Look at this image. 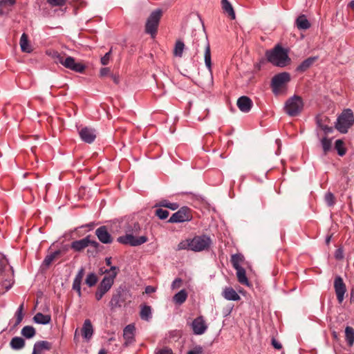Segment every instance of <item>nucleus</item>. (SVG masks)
Returning <instances> with one entry per match:
<instances>
[{"instance_id":"obj_12","label":"nucleus","mask_w":354,"mask_h":354,"mask_svg":"<svg viewBox=\"0 0 354 354\" xmlns=\"http://www.w3.org/2000/svg\"><path fill=\"white\" fill-rule=\"evenodd\" d=\"M60 64L66 68L77 73H83L85 69V66L82 63L76 62L75 59L71 56L64 57Z\"/></svg>"},{"instance_id":"obj_3","label":"nucleus","mask_w":354,"mask_h":354,"mask_svg":"<svg viewBox=\"0 0 354 354\" xmlns=\"http://www.w3.org/2000/svg\"><path fill=\"white\" fill-rule=\"evenodd\" d=\"M290 81V75L287 72L274 75L271 82V88L274 94L277 96L286 95Z\"/></svg>"},{"instance_id":"obj_38","label":"nucleus","mask_w":354,"mask_h":354,"mask_svg":"<svg viewBox=\"0 0 354 354\" xmlns=\"http://www.w3.org/2000/svg\"><path fill=\"white\" fill-rule=\"evenodd\" d=\"M191 250V239H187L180 241L176 248V250Z\"/></svg>"},{"instance_id":"obj_24","label":"nucleus","mask_w":354,"mask_h":354,"mask_svg":"<svg viewBox=\"0 0 354 354\" xmlns=\"http://www.w3.org/2000/svg\"><path fill=\"white\" fill-rule=\"evenodd\" d=\"M295 23L299 30H307L310 27V24L304 15H299Z\"/></svg>"},{"instance_id":"obj_52","label":"nucleus","mask_w":354,"mask_h":354,"mask_svg":"<svg viewBox=\"0 0 354 354\" xmlns=\"http://www.w3.org/2000/svg\"><path fill=\"white\" fill-rule=\"evenodd\" d=\"M111 51L106 53L104 57L101 58V63L102 65H107L110 59Z\"/></svg>"},{"instance_id":"obj_8","label":"nucleus","mask_w":354,"mask_h":354,"mask_svg":"<svg viewBox=\"0 0 354 354\" xmlns=\"http://www.w3.org/2000/svg\"><path fill=\"white\" fill-rule=\"evenodd\" d=\"M212 243V240L207 235L196 236L191 239V250L201 252L207 250Z\"/></svg>"},{"instance_id":"obj_13","label":"nucleus","mask_w":354,"mask_h":354,"mask_svg":"<svg viewBox=\"0 0 354 354\" xmlns=\"http://www.w3.org/2000/svg\"><path fill=\"white\" fill-rule=\"evenodd\" d=\"M334 288L339 304H342L344 299L346 291V285L340 276L335 277L334 281Z\"/></svg>"},{"instance_id":"obj_33","label":"nucleus","mask_w":354,"mask_h":354,"mask_svg":"<svg viewBox=\"0 0 354 354\" xmlns=\"http://www.w3.org/2000/svg\"><path fill=\"white\" fill-rule=\"evenodd\" d=\"M21 333L24 337L30 339L35 335L36 331L32 326H26L21 329Z\"/></svg>"},{"instance_id":"obj_58","label":"nucleus","mask_w":354,"mask_h":354,"mask_svg":"<svg viewBox=\"0 0 354 354\" xmlns=\"http://www.w3.org/2000/svg\"><path fill=\"white\" fill-rule=\"evenodd\" d=\"M89 245H91V246H93V248H96V249H97V248L100 246V244H99V243H97V241H93V240H91V239H90Z\"/></svg>"},{"instance_id":"obj_63","label":"nucleus","mask_w":354,"mask_h":354,"mask_svg":"<svg viewBox=\"0 0 354 354\" xmlns=\"http://www.w3.org/2000/svg\"><path fill=\"white\" fill-rule=\"evenodd\" d=\"M351 9H352L353 10H354V0H352L349 3H348V6Z\"/></svg>"},{"instance_id":"obj_32","label":"nucleus","mask_w":354,"mask_h":354,"mask_svg":"<svg viewBox=\"0 0 354 354\" xmlns=\"http://www.w3.org/2000/svg\"><path fill=\"white\" fill-rule=\"evenodd\" d=\"M236 270V275L238 281L243 285H248V280L245 274V270L243 268L235 269Z\"/></svg>"},{"instance_id":"obj_7","label":"nucleus","mask_w":354,"mask_h":354,"mask_svg":"<svg viewBox=\"0 0 354 354\" xmlns=\"http://www.w3.org/2000/svg\"><path fill=\"white\" fill-rule=\"evenodd\" d=\"M162 16V10L157 9L153 11L148 17L145 24V32L149 34L151 37L156 35L159 21Z\"/></svg>"},{"instance_id":"obj_41","label":"nucleus","mask_w":354,"mask_h":354,"mask_svg":"<svg viewBox=\"0 0 354 354\" xmlns=\"http://www.w3.org/2000/svg\"><path fill=\"white\" fill-rule=\"evenodd\" d=\"M321 143L324 153H327L331 149V140L327 138H324L322 139Z\"/></svg>"},{"instance_id":"obj_60","label":"nucleus","mask_w":354,"mask_h":354,"mask_svg":"<svg viewBox=\"0 0 354 354\" xmlns=\"http://www.w3.org/2000/svg\"><path fill=\"white\" fill-rule=\"evenodd\" d=\"M145 292H146V293L153 292H155V288L153 287H152V286H147L145 288Z\"/></svg>"},{"instance_id":"obj_26","label":"nucleus","mask_w":354,"mask_h":354,"mask_svg":"<svg viewBox=\"0 0 354 354\" xmlns=\"http://www.w3.org/2000/svg\"><path fill=\"white\" fill-rule=\"evenodd\" d=\"M223 11L232 19H235V12L232 4L227 0L221 1Z\"/></svg>"},{"instance_id":"obj_23","label":"nucleus","mask_w":354,"mask_h":354,"mask_svg":"<svg viewBox=\"0 0 354 354\" xmlns=\"http://www.w3.org/2000/svg\"><path fill=\"white\" fill-rule=\"evenodd\" d=\"M51 344L47 341L37 342L33 348L32 354H38L43 350H50Z\"/></svg>"},{"instance_id":"obj_20","label":"nucleus","mask_w":354,"mask_h":354,"mask_svg":"<svg viewBox=\"0 0 354 354\" xmlns=\"http://www.w3.org/2000/svg\"><path fill=\"white\" fill-rule=\"evenodd\" d=\"M93 328L89 319H86L82 328V335L86 339H90L93 336Z\"/></svg>"},{"instance_id":"obj_42","label":"nucleus","mask_w":354,"mask_h":354,"mask_svg":"<svg viewBox=\"0 0 354 354\" xmlns=\"http://www.w3.org/2000/svg\"><path fill=\"white\" fill-rule=\"evenodd\" d=\"M97 277L95 274L91 273L87 275L86 279V283L89 287L93 286L97 283Z\"/></svg>"},{"instance_id":"obj_9","label":"nucleus","mask_w":354,"mask_h":354,"mask_svg":"<svg viewBox=\"0 0 354 354\" xmlns=\"http://www.w3.org/2000/svg\"><path fill=\"white\" fill-rule=\"evenodd\" d=\"M119 270V268L116 266H111L109 270L106 269L103 272L105 275L100 282L99 286L109 291L112 287Z\"/></svg>"},{"instance_id":"obj_25","label":"nucleus","mask_w":354,"mask_h":354,"mask_svg":"<svg viewBox=\"0 0 354 354\" xmlns=\"http://www.w3.org/2000/svg\"><path fill=\"white\" fill-rule=\"evenodd\" d=\"M316 57H308L303 61L297 68V71L304 72L309 68L316 61Z\"/></svg>"},{"instance_id":"obj_46","label":"nucleus","mask_w":354,"mask_h":354,"mask_svg":"<svg viewBox=\"0 0 354 354\" xmlns=\"http://www.w3.org/2000/svg\"><path fill=\"white\" fill-rule=\"evenodd\" d=\"M325 201L328 206H333L335 203L334 195L331 192H328L325 195Z\"/></svg>"},{"instance_id":"obj_6","label":"nucleus","mask_w":354,"mask_h":354,"mask_svg":"<svg viewBox=\"0 0 354 354\" xmlns=\"http://www.w3.org/2000/svg\"><path fill=\"white\" fill-rule=\"evenodd\" d=\"M353 123L354 116L353 111L351 109H347L344 110L337 118L335 127L339 132L346 133Z\"/></svg>"},{"instance_id":"obj_34","label":"nucleus","mask_w":354,"mask_h":354,"mask_svg":"<svg viewBox=\"0 0 354 354\" xmlns=\"http://www.w3.org/2000/svg\"><path fill=\"white\" fill-rule=\"evenodd\" d=\"M140 316L142 319L149 321L151 318V308L149 306H143L141 308Z\"/></svg>"},{"instance_id":"obj_37","label":"nucleus","mask_w":354,"mask_h":354,"mask_svg":"<svg viewBox=\"0 0 354 354\" xmlns=\"http://www.w3.org/2000/svg\"><path fill=\"white\" fill-rule=\"evenodd\" d=\"M156 206L167 207L172 210H176L179 207L178 204L176 203H170L167 200L161 201L158 204L156 205Z\"/></svg>"},{"instance_id":"obj_18","label":"nucleus","mask_w":354,"mask_h":354,"mask_svg":"<svg viewBox=\"0 0 354 354\" xmlns=\"http://www.w3.org/2000/svg\"><path fill=\"white\" fill-rule=\"evenodd\" d=\"M135 326L133 324L127 325L123 330V337L125 339L124 344L128 346L134 341Z\"/></svg>"},{"instance_id":"obj_49","label":"nucleus","mask_w":354,"mask_h":354,"mask_svg":"<svg viewBox=\"0 0 354 354\" xmlns=\"http://www.w3.org/2000/svg\"><path fill=\"white\" fill-rule=\"evenodd\" d=\"M66 0H47V2L52 6H64Z\"/></svg>"},{"instance_id":"obj_64","label":"nucleus","mask_w":354,"mask_h":354,"mask_svg":"<svg viewBox=\"0 0 354 354\" xmlns=\"http://www.w3.org/2000/svg\"><path fill=\"white\" fill-rule=\"evenodd\" d=\"M354 300V290H352L351 292V301Z\"/></svg>"},{"instance_id":"obj_51","label":"nucleus","mask_w":354,"mask_h":354,"mask_svg":"<svg viewBox=\"0 0 354 354\" xmlns=\"http://www.w3.org/2000/svg\"><path fill=\"white\" fill-rule=\"evenodd\" d=\"M203 351V349L202 346H196L192 350L189 351L187 354H202Z\"/></svg>"},{"instance_id":"obj_45","label":"nucleus","mask_w":354,"mask_h":354,"mask_svg":"<svg viewBox=\"0 0 354 354\" xmlns=\"http://www.w3.org/2000/svg\"><path fill=\"white\" fill-rule=\"evenodd\" d=\"M156 215L160 219H165L169 216V212L167 210L159 208L156 210Z\"/></svg>"},{"instance_id":"obj_36","label":"nucleus","mask_w":354,"mask_h":354,"mask_svg":"<svg viewBox=\"0 0 354 354\" xmlns=\"http://www.w3.org/2000/svg\"><path fill=\"white\" fill-rule=\"evenodd\" d=\"M60 250H57L50 254L47 255L44 260L43 264L46 266H49L51 263L60 254Z\"/></svg>"},{"instance_id":"obj_1","label":"nucleus","mask_w":354,"mask_h":354,"mask_svg":"<svg viewBox=\"0 0 354 354\" xmlns=\"http://www.w3.org/2000/svg\"><path fill=\"white\" fill-rule=\"evenodd\" d=\"M140 231V226L138 223L134 222L127 224L124 227L125 235L119 236L117 241L121 244L130 245L131 246H138L147 241V237L141 236L137 237Z\"/></svg>"},{"instance_id":"obj_4","label":"nucleus","mask_w":354,"mask_h":354,"mask_svg":"<svg viewBox=\"0 0 354 354\" xmlns=\"http://www.w3.org/2000/svg\"><path fill=\"white\" fill-rule=\"evenodd\" d=\"M304 107L302 97L294 95L286 100L283 106L284 112L290 117H295L301 114Z\"/></svg>"},{"instance_id":"obj_27","label":"nucleus","mask_w":354,"mask_h":354,"mask_svg":"<svg viewBox=\"0 0 354 354\" xmlns=\"http://www.w3.org/2000/svg\"><path fill=\"white\" fill-rule=\"evenodd\" d=\"M10 345L14 350H20L25 346V341L22 337H15L11 339Z\"/></svg>"},{"instance_id":"obj_5","label":"nucleus","mask_w":354,"mask_h":354,"mask_svg":"<svg viewBox=\"0 0 354 354\" xmlns=\"http://www.w3.org/2000/svg\"><path fill=\"white\" fill-rule=\"evenodd\" d=\"M267 61L274 66L285 67L290 64V59L287 52L281 46H277L269 53L267 52Z\"/></svg>"},{"instance_id":"obj_35","label":"nucleus","mask_w":354,"mask_h":354,"mask_svg":"<svg viewBox=\"0 0 354 354\" xmlns=\"http://www.w3.org/2000/svg\"><path fill=\"white\" fill-rule=\"evenodd\" d=\"M187 297V294L185 290H182L174 296V301L178 304L184 303Z\"/></svg>"},{"instance_id":"obj_17","label":"nucleus","mask_w":354,"mask_h":354,"mask_svg":"<svg viewBox=\"0 0 354 354\" xmlns=\"http://www.w3.org/2000/svg\"><path fill=\"white\" fill-rule=\"evenodd\" d=\"M236 105L241 111L248 113L252 108V102L248 97L241 96L237 100Z\"/></svg>"},{"instance_id":"obj_31","label":"nucleus","mask_w":354,"mask_h":354,"mask_svg":"<svg viewBox=\"0 0 354 354\" xmlns=\"http://www.w3.org/2000/svg\"><path fill=\"white\" fill-rule=\"evenodd\" d=\"M244 257L241 254H233L231 257V263L234 269L242 268L241 263L243 261Z\"/></svg>"},{"instance_id":"obj_30","label":"nucleus","mask_w":354,"mask_h":354,"mask_svg":"<svg viewBox=\"0 0 354 354\" xmlns=\"http://www.w3.org/2000/svg\"><path fill=\"white\" fill-rule=\"evenodd\" d=\"M346 340L348 346H353L354 343V329L351 326H346L345 328Z\"/></svg>"},{"instance_id":"obj_59","label":"nucleus","mask_w":354,"mask_h":354,"mask_svg":"<svg viewBox=\"0 0 354 354\" xmlns=\"http://www.w3.org/2000/svg\"><path fill=\"white\" fill-rule=\"evenodd\" d=\"M12 284V282H10V281H6V282L3 284V286H5V288H6V290L7 291V290H8L11 288Z\"/></svg>"},{"instance_id":"obj_2","label":"nucleus","mask_w":354,"mask_h":354,"mask_svg":"<svg viewBox=\"0 0 354 354\" xmlns=\"http://www.w3.org/2000/svg\"><path fill=\"white\" fill-rule=\"evenodd\" d=\"M202 47L205 49L204 59L205 64L209 73L212 77V61H211V52L210 46L207 36L202 33L200 35L194 38L193 41V49L195 51V54H197L199 51V48Z\"/></svg>"},{"instance_id":"obj_43","label":"nucleus","mask_w":354,"mask_h":354,"mask_svg":"<svg viewBox=\"0 0 354 354\" xmlns=\"http://www.w3.org/2000/svg\"><path fill=\"white\" fill-rule=\"evenodd\" d=\"M322 118L317 120L318 126L320 127L322 130H323L325 132V133H331L333 131V127H328L327 124H324L322 122Z\"/></svg>"},{"instance_id":"obj_56","label":"nucleus","mask_w":354,"mask_h":354,"mask_svg":"<svg viewBox=\"0 0 354 354\" xmlns=\"http://www.w3.org/2000/svg\"><path fill=\"white\" fill-rule=\"evenodd\" d=\"M180 283H181V279H175L172 282V284H171L172 289H175V288H179L180 286Z\"/></svg>"},{"instance_id":"obj_16","label":"nucleus","mask_w":354,"mask_h":354,"mask_svg":"<svg viewBox=\"0 0 354 354\" xmlns=\"http://www.w3.org/2000/svg\"><path fill=\"white\" fill-rule=\"evenodd\" d=\"M81 139L87 143H91L96 138L95 130L88 127L82 128L79 131Z\"/></svg>"},{"instance_id":"obj_15","label":"nucleus","mask_w":354,"mask_h":354,"mask_svg":"<svg viewBox=\"0 0 354 354\" xmlns=\"http://www.w3.org/2000/svg\"><path fill=\"white\" fill-rule=\"evenodd\" d=\"M95 235L99 241L104 244H109L113 242V238L108 231L106 226H101L95 230Z\"/></svg>"},{"instance_id":"obj_57","label":"nucleus","mask_w":354,"mask_h":354,"mask_svg":"<svg viewBox=\"0 0 354 354\" xmlns=\"http://www.w3.org/2000/svg\"><path fill=\"white\" fill-rule=\"evenodd\" d=\"M110 72V70L109 68H102L101 70H100V75L102 77H104L106 75H107Z\"/></svg>"},{"instance_id":"obj_54","label":"nucleus","mask_w":354,"mask_h":354,"mask_svg":"<svg viewBox=\"0 0 354 354\" xmlns=\"http://www.w3.org/2000/svg\"><path fill=\"white\" fill-rule=\"evenodd\" d=\"M84 269L82 268L77 273V274L76 275L75 278L74 280H76V281H81L82 282V278L84 277Z\"/></svg>"},{"instance_id":"obj_28","label":"nucleus","mask_w":354,"mask_h":354,"mask_svg":"<svg viewBox=\"0 0 354 354\" xmlns=\"http://www.w3.org/2000/svg\"><path fill=\"white\" fill-rule=\"evenodd\" d=\"M21 49L23 52L30 53L32 51L31 46L29 44L28 36L26 34L23 33L19 41Z\"/></svg>"},{"instance_id":"obj_11","label":"nucleus","mask_w":354,"mask_h":354,"mask_svg":"<svg viewBox=\"0 0 354 354\" xmlns=\"http://www.w3.org/2000/svg\"><path fill=\"white\" fill-rule=\"evenodd\" d=\"M125 290L122 287H119L113 293L111 299L109 302V306L112 309L120 308L122 304L125 301Z\"/></svg>"},{"instance_id":"obj_22","label":"nucleus","mask_w":354,"mask_h":354,"mask_svg":"<svg viewBox=\"0 0 354 354\" xmlns=\"http://www.w3.org/2000/svg\"><path fill=\"white\" fill-rule=\"evenodd\" d=\"M15 3V0H0V15H7Z\"/></svg>"},{"instance_id":"obj_39","label":"nucleus","mask_w":354,"mask_h":354,"mask_svg":"<svg viewBox=\"0 0 354 354\" xmlns=\"http://www.w3.org/2000/svg\"><path fill=\"white\" fill-rule=\"evenodd\" d=\"M184 47L185 45L183 42L180 41H177L174 51V55L176 57H181L183 55Z\"/></svg>"},{"instance_id":"obj_61","label":"nucleus","mask_w":354,"mask_h":354,"mask_svg":"<svg viewBox=\"0 0 354 354\" xmlns=\"http://www.w3.org/2000/svg\"><path fill=\"white\" fill-rule=\"evenodd\" d=\"M6 265V261L5 260H1L0 261V273H1L4 269Z\"/></svg>"},{"instance_id":"obj_44","label":"nucleus","mask_w":354,"mask_h":354,"mask_svg":"<svg viewBox=\"0 0 354 354\" xmlns=\"http://www.w3.org/2000/svg\"><path fill=\"white\" fill-rule=\"evenodd\" d=\"M48 54L55 59V62L57 63H61L62 59H64V56L59 54L57 51H50Z\"/></svg>"},{"instance_id":"obj_29","label":"nucleus","mask_w":354,"mask_h":354,"mask_svg":"<svg viewBox=\"0 0 354 354\" xmlns=\"http://www.w3.org/2000/svg\"><path fill=\"white\" fill-rule=\"evenodd\" d=\"M33 319L37 324H47L50 322L51 317L48 315H43L41 313H38L34 316Z\"/></svg>"},{"instance_id":"obj_21","label":"nucleus","mask_w":354,"mask_h":354,"mask_svg":"<svg viewBox=\"0 0 354 354\" xmlns=\"http://www.w3.org/2000/svg\"><path fill=\"white\" fill-rule=\"evenodd\" d=\"M222 295L227 300L239 301L241 299L237 292L231 287L224 288Z\"/></svg>"},{"instance_id":"obj_40","label":"nucleus","mask_w":354,"mask_h":354,"mask_svg":"<svg viewBox=\"0 0 354 354\" xmlns=\"http://www.w3.org/2000/svg\"><path fill=\"white\" fill-rule=\"evenodd\" d=\"M335 147L339 156H342L346 153V150L344 147V142L342 140H337L335 143Z\"/></svg>"},{"instance_id":"obj_14","label":"nucleus","mask_w":354,"mask_h":354,"mask_svg":"<svg viewBox=\"0 0 354 354\" xmlns=\"http://www.w3.org/2000/svg\"><path fill=\"white\" fill-rule=\"evenodd\" d=\"M192 328L195 335H201L206 332L208 326L203 317L199 316L193 320Z\"/></svg>"},{"instance_id":"obj_50","label":"nucleus","mask_w":354,"mask_h":354,"mask_svg":"<svg viewBox=\"0 0 354 354\" xmlns=\"http://www.w3.org/2000/svg\"><path fill=\"white\" fill-rule=\"evenodd\" d=\"M73 289L77 291L79 297H81V281L74 280L73 283Z\"/></svg>"},{"instance_id":"obj_10","label":"nucleus","mask_w":354,"mask_h":354,"mask_svg":"<svg viewBox=\"0 0 354 354\" xmlns=\"http://www.w3.org/2000/svg\"><path fill=\"white\" fill-rule=\"evenodd\" d=\"M192 216L190 209L187 207H181L178 212L172 214L169 218V223H183L192 220Z\"/></svg>"},{"instance_id":"obj_48","label":"nucleus","mask_w":354,"mask_h":354,"mask_svg":"<svg viewBox=\"0 0 354 354\" xmlns=\"http://www.w3.org/2000/svg\"><path fill=\"white\" fill-rule=\"evenodd\" d=\"M107 292H108L107 290L98 286L97 290L95 294V299L97 301H100Z\"/></svg>"},{"instance_id":"obj_62","label":"nucleus","mask_w":354,"mask_h":354,"mask_svg":"<svg viewBox=\"0 0 354 354\" xmlns=\"http://www.w3.org/2000/svg\"><path fill=\"white\" fill-rule=\"evenodd\" d=\"M106 263L107 266H111V257H109V258H106Z\"/></svg>"},{"instance_id":"obj_55","label":"nucleus","mask_w":354,"mask_h":354,"mask_svg":"<svg viewBox=\"0 0 354 354\" xmlns=\"http://www.w3.org/2000/svg\"><path fill=\"white\" fill-rule=\"evenodd\" d=\"M156 354H173V352L171 349L163 348L158 351Z\"/></svg>"},{"instance_id":"obj_19","label":"nucleus","mask_w":354,"mask_h":354,"mask_svg":"<svg viewBox=\"0 0 354 354\" xmlns=\"http://www.w3.org/2000/svg\"><path fill=\"white\" fill-rule=\"evenodd\" d=\"M90 243V236H87L86 237L73 241L71 243V248L73 249L75 251L80 252L84 248H86L87 246L89 245Z\"/></svg>"},{"instance_id":"obj_53","label":"nucleus","mask_w":354,"mask_h":354,"mask_svg":"<svg viewBox=\"0 0 354 354\" xmlns=\"http://www.w3.org/2000/svg\"><path fill=\"white\" fill-rule=\"evenodd\" d=\"M271 344L275 349L280 350L282 348L281 344L274 337L272 339Z\"/></svg>"},{"instance_id":"obj_47","label":"nucleus","mask_w":354,"mask_h":354,"mask_svg":"<svg viewBox=\"0 0 354 354\" xmlns=\"http://www.w3.org/2000/svg\"><path fill=\"white\" fill-rule=\"evenodd\" d=\"M23 308H24V304H22L19 306V307L16 313V315H17L16 323H15L16 325H18L19 324H20L23 319V313H22Z\"/></svg>"}]
</instances>
